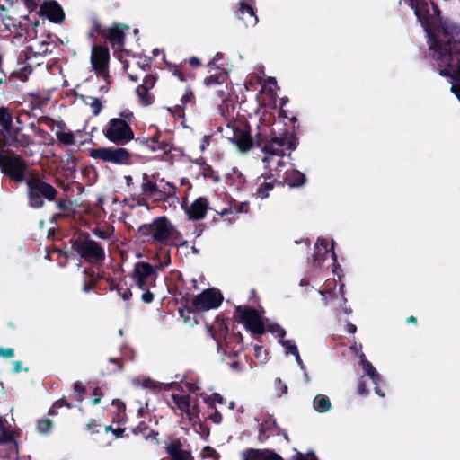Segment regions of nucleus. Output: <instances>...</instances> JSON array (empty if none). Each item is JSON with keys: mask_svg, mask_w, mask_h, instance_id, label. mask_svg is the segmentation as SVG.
<instances>
[{"mask_svg": "<svg viewBox=\"0 0 460 460\" xmlns=\"http://www.w3.org/2000/svg\"><path fill=\"white\" fill-rule=\"evenodd\" d=\"M0 129H12L13 126V116L5 107L0 108Z\"/></svg>", "mask_w": 460, "mask_h": 460, "instance_id": "58836bf2", "label": "nucleus"}, {"mask_svg": "<svg viewBox=\"0 0 460 460\" xmlns=\"http://www.w3.org/2000/svg\"><path fill=\"white\" fill-rule=\"evenodd\" d=\"M165 452L171 460H194L191 453L183 449V444L180 438L172 439L165 447Z\"/></svg>", "mask_w": 460, "mask_h": 460, "instance_id": "5701e85b", "label": "nucleus"}, {"mask_svg": "<svg viewBox=\"0 0 460 460\" xmlns=\"http://www.w3.org/2000/svg\"><path fill=\"white\" fill-rule=\"evenodd\" d=\"M205 401L208 403L209 409H215V403L217 402L219 404H223L226 402V399L218 393H214L210 396H208Z\"/></svg>", "mask_w": 460, "mask_h": 460, "instance_id": "a18cd8bd", "label": "nucleus"}, {"mask_svg": "<svg viewBox=\"0 0 460 460\" xmlns=\"http://www.w3.org/2000/svg\"><path fill=\"white\" fill-rule=\"evenodd\" d=\"M53 423L49 419H41L38 420L37 430L41 434H47L52 429Z\"/></svg>", "mask_w": 460, "mask_h": 460, "instance_id": "c03bdc74", "label": "nucleus"}, {"mask_svg": "<svg viewBox=\"0 0 460 460\" xmlns=\"http://www.w3.org/2000/svg\"><path fill=\"white\" fill-rule=\"evenodd\" d=\"M171 397H172L173 403L176 405L177 409L181 411V413L190 411V395H181V394H172Z\"/></svg>", "mask_w": 460, "mask_h": 460, "instance_id": "e433bc0d", "label": "nucleus"}, {"mask_svg": "<svg viewBox=\"0 0 460 460\" xmlns=\"http://www.w3.org/2000/svg\"><path fill=\"white\" fill-rule=\"evenodd\" d=\"M83 102L91 107L92 112L94 116H98L102 110V103L101 100L97 97L92 96H81Z\"/></svg>", "mask_w": 460, "mask_h": 460, "instance_id": "4c0bfd02", "label": "nucleus"}, {"mask_svg": "<svg viewBox=\"0 0 460 460\" xmlns=\"http://www.w3.org/2000/svg\"><path fill=\"white\" fill-rule=\"evenodd\" d=\"M272 436H283L287 442L289 441L287 431L279 427L275 420L269 419L261 424L258 440L262 443Z\"/></svg>", "mask_w": 460, "mask_h": 460, "instance_id": "aec40b11", "label": "nucleus"}, {"mask_svg": "<svg viewBox=\"0 0 460 460\" xmlns=\"http://www.w3.org/2000/svg\"><path fill=\"white\" fill-rule=\"evenodd\" d=\"M194 98L195 97H194L193 92L190 90H188L181 97V102L182 105H186L189 102H192Z\"/></svg>", "mask_w": 460, "mask_h": 460, "instance_id": "338daca9", "label": "nucleus"}, {"mask_svg": "<svg viewBox=\"0 0 460 460\" xmlns=\"http://www.w3.org/2000/svg\"><path fill=\"white\" fill-rule=\"evenodd\" d=\"M136 93L144 105H150L153 103V96L149 93V89L146 88V86L138 85L136 89Z\"/></svg>", "mask_w": 460, "mask_h": 460, "instance_id": "ea45409f", "label": "nucleus"}, {"mask_svg": "<svg viewBox=\"0 0 460 460\" xmlns=\"http://www.w3.org/2000/svg\"><path fill=\"white\" fill-rule=\"evenodd\" d=\"M305 175L297 170H292L290 172H287L285 177V182L291 188L300 187L305 184Z\"/></svg>", "mask_w": 460, "mask_h": 460, "instance_id": "473e14b6", "label": "nucleus"}, {"mask_svg": "<svg viewBox=\"0 0 460 460\" xmlns=\"http://www.w3.org/2000/svg\"><path fill=\"white\" fill-rule=\"evenodd\" d=\"M211 337L217 341V349H222L225 345L226 349H234L233 343H241L243 341L242 334L238 332L229 333L227 322L222 320L219 323L218 329L215 330L213 326L208 328Z\"/></svg>", "mask_w": 460, "mask_h": 460, "instance_id": "ddd939ff", "label": "nucleus"}, {"mask_svg": "<svg viewBox=\"0 0 460 460\" xmlns=\"http://www.w3.org/2000/svg\"><path fill=\"white\" fill-rule=\"evenodd\" d=\"M71 248L84 261L92 264H102L105 260V250L96 241L90 238L88 233L80 232L70 240Z\"/></svg>", "mask_w": 460, "mask_h": 460, "instance_id": "20e7f679", "label": "nucleus"}, {"mask_svg": "<svg viewBox=\"0 0 460 460\" xmlns=\"http://www.w3.org/2000/svg\"><path fill=\"white\" fill-rule=\"evenodd\" d=\"M173 233H177L175 226L167 217L161 216L153 218L150 223L140 225L136 231V235L141 243L153 245L157 252H162Z\"/></svg>", "mask_w": 460, "mask_h": 460, "instance_id": "f257e3e1", "label": "nucleus"}, {"mask_svg": "<svg viewBox=\"0 0 460 460\" xmlns=\"http://www.w3.org/2000/svg\"><path fill=\"white\" fill-rule=\"evenodd\" d=\"M266 328V331L272 333V334H276L277 337L279 338V340L283 339L286 335V331L284 328H282L279 324L278 323H270V324H268L267 326H265Z\"/></svg>", "mask_w": 460, "mask_h": 460, "instance_id": "37998d69", "label": "nucleus"}, {"mask_svg": "<svg viewBox=\"0 0 460 460\" xmlns=\"http://www.w3.org/2000/svg\"><path fill=\"white\" fill-rule=\"evenodd\" d=\"M182 235L181 232L177 230V233H173L172 234V236L170 237L169 241L166 243V246L178 247L180 245H183L184 243H186V242L183 241L182 243H180Z\"/></svg>", "mask_w": 460, "mask_h": 460, "instance_id": "09e8293b", "label": "nucleus"}, {"mask_svg": "<svg viewBox=\"0 0 460 460\" xmlns=\"http://www.w3.org/2000/svg\"><path fill=\"white\" fill-rule=\"evenodd\" d=\"M226 128L229 132L226 137L241 152H247L256 146L255 136L252 137L251 127L247 121L228 122Z\"/></svg>", "mask_w": 460, "mask_h": 460, "instance_id": "39448f33", "label": "nucleus"}, {"mask_svg": "<svg viewBox=\"0 0 460 460\" xmlns=\"http://www.w3.org/2000/svg\"><path fill=\"white\" fill-rule=\"evenodd\" d=\"M331 253L334 262L337 261L336 253L334 252V242H332L331 248H328V241L323 238H318L314 245V265L321 269L326 256Z\"/></svg>", "mask_w": 460, "mask_h": 460, "instance_id": "6ab92c4d", "label": "nucleus"}, {"mask_svg": "<svg viewBox=\"0 0 460 460\" xmlns=\"http://www.w3.org/2000/svg\"><path fill=\"white\" fill-rule=\"evenodd\" d=\"M227 79V73L224 69L217 68V71L204 79L207 86L222 84Z\"/></svg>", "mask_w": 460, "mask_h": 460, "instance_id": "c9c22d12", "label": "nucleus"}, {"mask_svg": "<svg viewBox=\"0 0 460 460\" xmlns=\"http://www.w3.org/2000/svg\"><path fill=\"white\" fill-rule=\"evenodd\" d=\"M119 118L120 119L124 120V121H128V125L130 126L132 121L134 120V114L132 111H130L129 110H124L122 111L120 113H119Z\"/></svg>", "mask_w": 460, "mask_h": 460, "instance_id": "4d7b16f0", "label": "nucleus"}, {"mask_svg": "<svg viewBox=\"0 0 460 460\" xmlns=\"http://www.w3.org/2000/svg\"><path fill=\"white\" fill-rule=\"evenodd\" d=\"M55 203H56V207L59 210H61L63 214L68 210V203H67L66 199H56Z\"/></svg>", "mask_w": 460, "mask_h": 460, "instance_id": "69168bd1", "label": "nucleus"}, {"mask_svg": "<svg viewBox=\"0 0 460 460\" xmlns=\"http://www.w3.org/2000/svg\"><path fill=\"white\" fill-rule=\"evenodd\" d=\"M83 275L84 279L82 284V290L85 293H88L91 290H93V288L97 284V279L102 278L101 275H98L96 278L95 271L91 267L84 268L83 270Z\"/></svg>", "mask_w": 460, "mask_h": 460, "instance_id": "2f4dec72", "label": "nucleus"}, {"mask_svg": "<svg viewBox=\"0 0 460 460\" xmlns=\"http://www.w3.org/2000/svg\"><path fill=\"white\" fill-rule=\"evenodd\" d=\"M214 412H212L209 415V420H211L215 424H219L222 422V415L221 413L217 410V408L212 409Z\"/></svg>", "mask_w": 460, "mask_h": 460, "instance_id": "774afa93", "label": "nucleus"}, {"mask_svg": "<svg viewBox=\"0 0 460 460\" xmlns=\"http://www.w3.org/2000/svg\"><path fill=\"white\" fill-rule=\"evenodd\" d=\"M45 123L51 129H53L54 126L58 128V130L56 131V137L61 145L68 146L75 144L74 133L71 130L66 131V124L63 120L56 121L51 118H46Z\"/></svg>", "mask_w": 460, "mask_h": 460, "instance_id": "a211bd4d", "label": "nucleus"}, {"mask_svg": "<svg viewBox=\"0 0 460 460\" xmlns=\"http://www.w3.org/2000/svg\"><path fill=\"white\" fill-rule=\"evenodd\" d=\"M40 13L54 23H61L65 20L64 10L55 0L44 2L40 6Z\"/></svg>", "mask_w": 460, "mask_h": 460, "instance_id": "412c9836", "label": "nucleus"}, {"mask_svg": "<svg viewBox=\"0 0 460 460\" xmlns=\"http://www.w3.org/2000/svg\"><path fill=\"white\" fill-rule=\"evenodd\" d=\"M105 30L106 29H103L102 27L100 22L97 19H94L93 21L92 27H91L90 31H89V36L93 39L94 38V33H97L99 36L103 38L104 34H105Z\"/></svg>", "mask_w": 460, "mask_h": 460, "instance_id": "49530a36", "label": "nucleus"}, {"mask_svg": "<svg viewBox=\"0 0 460 460\" xmlns=\"http://www.w3.org/2000/svg\"><path fill=\"white\" fill-rule=\"evenodd\" d=\"M74 392L76 396V400L79 402H82L84 400L83 394L85 392V387L82 385V383L76 381L74 383Z\"/></svg>", "mask_w": 460, "mask_h": 460, "instance_id": "3c124183", "label": "nucleus"}, {"mask_svg": "<svg viewBox=\"0 0 460 460\" xmlns=\"http://www.w3.org/2000/svg\"><path fill=\"white\" fill-rule=\"evenodd\" d=\"M237 17L244 22L245 26H255L258 22V17L253 7L246 0L239 2Z\"/></svg>", "mask_w": 460, "mask_h": 460, "instance_id": "b1692460", "label": "nucleus"}, {"mask_svg": "<svg viewBox=\"0 0 460 460\" xmlns=\"http://www.w3.org/2000/svg\"><path fill=\"white\" fill-rule=\"evenodd\" d=\"M32 73V67L31 65H27L21 68L19 71L13 72V75L22 82L28 80V76Z\"/></svg>", "mask_w": 460, "mask_h": 460, "instance_id": "de8ad7c7", "label": "nucleus"}, {"mask_svg": "<svg viewBox=\"0 0 460 460\" xmlns=\"http://www.w3.org/2000/svg\"><path fill=\"white\" fill-rule=\"evenodd\" d=\"M118 295L125 301L130 300L132 296V292L130 288H123L122 286H119V288L116 289Z\"/></svg>", "mask_w": 460, "mask_h": 460, "instance_id": "864d4df0", "label": "nucleus"}, {"mask_svg": "<svg viewBox=\"0 0 460 460\" xmlns=\"http://www.w3.org/2000/svg\"><path fill=\"white\" fill-rule=\"evenodd\" d=\"M177 187L173 183L166 181L164 178H161L159 181V194L157 198V202L169 201L171 198L175 197Z\"/></svg>", "mask_w": 460, "mask_h": 460, "instance_id": "cd10ccee", "label": "nucleus"}, {"mask_svg": "<svg viewBox=\"0 0 460 460\" xmlns=\"http://www.w3.org/2000/svg\"><path fill=\"white\" fill-rule=\"evenodd\" d=\"M249 209V203L248 202H242L238 203L235 200H233L229 203V206L224 209H222L219 214L221 216H226L228 214H239L243 212H248Z\"/></svg>", "mask_w": 460, "mask_h": 460, "instance_id": "f704fd0d", "label": "nucleus"}, {"mask_svg": "<svg viewBox=\"0 0 460 460\" xmlns=\"http://www.w3.org/2000/svg\"><path fill=\"white\" fill-rule=\"evenodd\" d=\"M201 173L204 178L210 179L213 182L217 183L220 181L218 173L213 170L210 164L208 163H202Z\"/></svg>", "mask_w": 460, "mask_h": 460, "instance_id": "a19ab883", "label": "nucleus"}, {"mask_svg": "<svg viewBox=\"0 0 460 460\" xmlns=\"http://www.w3.org/2000/svg\"><path fill=\"white\" fill-rule=\"evenodd\" d=\"M170 70L172 73V75L176 76L180 81L183 82L186 80V76L182 70L181 65H174Z\"/></svg>", "mask_w": 460, "mask_h": 460, "instance_id": "603ef678", "label": "nucleus"}, {"mask_svg": "<svg viewBox=\"0 0 460 460\" xmlns=\"http://www.w3.org/2000/svg\"><path fill=\"white\" fill-rule=\"evenodd\" d=\"M109 362L116 366V367L111 369L110 373H117L123 369V359L121 358H110Z\"/></svg>", "mask_w": 460, "mask_h": 460, "instance_id": "5fc2aeb1", "label": "nucleus"}, {"mask_svg": "<svg viewBox=\"0 0 460 460\" xmlns=\"http://www.w3.org/2000/svg\"><path fill=\"white\" fill-rule=\"evenodd\" d=\"M93 234L97 236L98 238H101V239H103V240H107L110 238V234L109 233L104 230V229H101L99 227H95L93 230Z\"/></svg>", "mask_w": 460, "mask_h": 460, "instance_id": "0e129e2a", "label": "nucleus"}, {"mask_svg": "<svg viewBox=\"0 0 460 460\" xmlns=\"http://www.w3.org/2000/svg\"><path fill=\"white\" fill-rule=\"evenodd\" d=\"M279 343L292 355H297V346L293 340H279Z\"/></svg>", "mask_w": 460, "mask_h": 460, "instance_id": "8fccbe9b", "label": "nucleus"}, {"mask_svg": "<svg viewBox=\"0 0 460 460\" xmlns=\"http://www.w3.org/2000/svg\"><path fill=\"white\" fill-rule=\"evenodd\" d=\"M181 208L184 209L190 220L198 221L206 217L209 209V203L207 198L199 197L188 206L187 198L185 197L181 202Z\"/></svg>", "mask_w": 460, "mask_h": 460, "instance_id": "2eb2a0df", "label": "nucleus"}, {"mask_svg": "<svg viewBox=\"0 0 460 460\" xmlns=\"http://www.w3.org/2000/svg\"><path fill=\"white\" fill-rule=\"evenodd\" d=\"M159 181L160 178L158 172L153 174L144 172L142 174L141 193L144 198L151 199L154 202H157Z\"/></svg>", "mask_w": 460, "mask_h": 460, "instance_id": "dca6fc26", "label": "nucleus"}, {"mask_svg": "<svg viewBox=\"0 0 460 460\" xmlns=\"http://www.w3.org/2000/svg\"><path fill=\"white\" fill-rule=\"evenodd\" d=\"M144 293L141 296V300L145 304H150L154 301L155 296L154 294L149 290V288L142 289Z\"/></svg>", "mask_w": 460, "mask_h": 460, "instance_id": "052dcab7", "label": "nucleus"}, {"mask_svg": "<svg viewBox=\"0 0 460 460\" xmlns=\"http://www.w3.org/2000/svg\"><path fill=\"white\" fill-rule=\"evenodd\" d=\"M156 82L155 76L153 75H146L143 80V84L140 86H146L147 89H152Z\"/></svg>", "mask_w": 460, "mask_h": 460, "instance_id": "6e6d98bb", "label": "nucleus"}, {"mask_svg": "<svg viewBox=\"0 0 460 460\" xmlns=\"http://www.w3.org/2000/svg\"><path fill=\"white\" fill-rule=\"evenodd\" d=\"M223 302V296L219 290L207 288L192 298L191 305L197 311L216 309Z\"/></svg>", "mask_w": 460, "mask_h": 460, "instance_id": "f8f14e48", "label": "nucleus"}, {"mask_svg": "<svg viewBox=\"0 0 460 460\" xmlns=\"http://www.w3.org/2000/svg\"><path fill=\"white\" fill-rule=\"evenodd\" d=\"M409 5L414 11L417 19L421 22L429 21L428 4L423 0H410Z\"/></svg>", "mask_w": 460, "mask_h": 460, "instance_id": "7c9ffc66", "label": "nucleus"}, {"mask_svg": "<svg viewBox=\"0 0 460 460\" xmlns=\"http://www.w3.org/2000/svg\"><path fill=\"white\" fill-rule=\"evenodd\" d=\"M18 129H0V153L11 154L14 153L13 148H18L22 144L18 139Z\"/></svg>", "mask_w": 460, "mask_h": 460, "instance_id": "f3484780", "label": "nucleus"}, {"mask_svg": "<svg viewBox=\"0 0 460 460\" xmlns=\"http://www.w3.org/2000/svg\"><path fill=\"white\" fill-rule=\"evenodd\" d=\"M110 52L107 46L93 45L91 53V64L95 74L104 79L109 77Z\"/></svg>", "mask_w": 460, "mask_h": 460, "instance_id": "4468645a", "label": "nucleus"}, {"mask_svg": "<svg viewBox=\"0 0 460 460\" xmlns=\"http://www.w3.org/2000/svg\"><path fill=\"white\" fill-rule=\"evenodd\" d=\"M451 40H448L446 44H442L441 42H438L435 45V51L438 52L439 54V60L441 63L446 65L448 67H451V63L453 61V53H452V47H451Z\"/></svg>", "mask_w": 460, "mask_h": 460, "instance_id": "c85d7f7f", "label": "nucleus"}, {"mask_svg": "<svg viewBox=\"0 0 460 460\" xmlns=\"http://www.w3.org/2000/svg\"><path fill=\"white\" fill-rule=\"evenodd\" d=\"M156 277L155 270L149 262L137 261L135 263L131 279L139 289L155 287Z\"/></svg>", "mask_w": 460, "mask_h": 460, "instance_id": "9b49d317", "label": "nucleus"}, {"mask_svg": "<svg viewBox=\"0 0 460 460\" xmlns=\"http://www.w3.org/2000/svg\"><path fill=\"white\" fill-rule=\"evenodd\" d=\"M155 129L154 134L143 139L142 145L146 146L150 151L163 152V160L166 162H172L174 160L172 151H179L178 148L173 146L172 137L165 132H162L157 126L151 125L149 129Z\"/></svg>", "mask_w": 460, "mask_h": 460, "instance_id": "423d86ee", "label": "nucleus"}, {"mask_svg": "<svg viewBox=\"0 0 460 460\" xmlns=\"http://www.w3.org/2000/svg\"><path fill=\"white\" fill-rule=\"evenodd\" d=\"M104 137L117 146H125L134 139L135 134L128 121L120 119H111L103 128Z\"/></svg>", "mask_w": 460, "mask_h": 460, "instance_id": "6e6552de", "label": "nucleus"}, {"mask_svg": "<svg viewBox=\"0 0 460 460\" xmlns=\"http://www.w3.org/2000/svg\"><path fill=\"white\" fill-rule=\"evenodd\" d=\"M363 370L367 376H369L372 382L374 383L376 394H378L380 397H384L385 394L379 386L380 383H382V378L381 376L376 371V369L369 361H365L363 363Z\"/></svg>", "mask_w": 460, "mask_h": 460, "instance_id": "c756f323", "label": "nucleus"}, {"mask_svg": "<svg viewBox=\"0 0 460 460\" xmlns=\"http://www.w3.org/2000/svg\"><path fill=\"white\" fill-rule=\"evenodd\" d=\"M101 429V424L95 420L91 419L87 423V429L92 433H98Z\"/></svg>", "mask_w": 460, "mask_h": 460, "instance_id": "13d9d810", "label": "nucleus"}, {"mask_svg": "<svg viewBox=\"0 0 460 460\" xmlns=\"http://www.w3.org/2000/svg\"><path fill=\"white\" fill-rule=\"evenodd\" d=\"M357 390H358V394L360 395H367L368 393V390L367 387V383L363 379V376L358 382Z\"/></svg>", "mask_w": 460, "mask_h": 460, "instance_id": "bf43d9fd", "label": "nucleus"}, {"mask_svg": "<svg viewBox=\"0 0 460 460\" xmlns=\"http://www.w3.org/2000/svg\"><path fill=\"white\" fill-rule=\"evenodd\" d=\"M293 460H318V459L314 453H311V454L305 456L303 453L296 452V454L293 457Z\"/></svg>", "mask_w": 460, "mask_h": 460, "instance_id": "680f3d73", "label": "nucleus"}, {"mask_svg": "<svg viewBox=\"0 0 460 460\" xmlns=\"http://www.w3.org/2000/svg\"><path fill=\"white\" fill-rule=\"evenodd\" d=\"M255 142L256 146L260 147L264 154L283 157L285 150L290 152L296 150L298 145V138L295 131H287L279 136L273 132L270 136L258 132L255 135Z\"/></svg>", "mask_w": 460, "mask_h": 460, "instance_id": "7ed1b4c3", "label": "nucleus"}, {"mask_svg": "<svg viewBox=\"0 0 460 460\" xmlns=\"http://www.w3.org/2000/svg\"><path fill=\"white\" fill-rule=\"evenodd\" d=\"M128 28V26L120 27L119 25L108 28L105 30L103 39L107 40L113 47L120 48L125 42L124 30Z\"/></svg>", "mask_w": 460, "mask_h": 460, "instance_id": "a878e982", "label": "nucleus"}, {"mask_svg": "<svg viewBox=\"0 0 460 460\" xmlns=\"http://www.w3.org/2000/svg\"><path fill=\"white\" fill-rule=\"evenodd\" d=\"M1 172L15 182H26L27 164L24 159L14 153H0Z\"/></svg>", "mask_w": 460, "mask_h": 460, "instance_id": "0eeeda50", "label": "nucleus"}, {"mask_svg": "<svg viewBox=\"0 0 460 460\" xmlns=\"http://www.w3.org/2000/svg\"><path fill=\"white\" fill-rule=\"evenodd\" d=\"M25 184L28 206L33 209L43 208L46 201L53 202L58 196V190L37 173L30 174Z\"/></svg>", "mask_w": 460, "mask_h": 460, "instance_id": "f03ea898", "label": "nucleus"}, {"mask_svg": "<svg viewBox=\"0 0 460 460\" xmlns=\"http://www.w3.org/2000/svg\"><path fill=\"white\" fill-rule=\"evenodd\" d=\"M314 408L320 413L328 412L332 409L330 398L324 394H317L314 399Z\"/></svg>", "mask_w": 460, "mask_h": 460, "instance_id": "72a5a7b5", "label": "nucleus"}, {"mask_svg": "<svg viewBox=\"0 0 460 460\" xmlns=\"http://www.w3.org/2000/svg\"><path fill=\"white\" fill-rule=\"evenodd\" d=\"M89 156L101 160L103 163L114 164H129L131 161L130 152L120 146L117 147H99L89 151Z\"/></svg>", "mask_w": 460, "mask_h": 460, "instance_id": "9d476101", "label": "nucleus"}, {"mask_svg": "<svg viewBox=\"0 0 460 460\" xmlns=\"http://www.w3.org/2000/svg\"><path fill=\"white\" fill-rule=\"evenodd\" d=\"M132 433L136 436H142L146 441H154L159 445V432L151 429L145 421H140L137 426L132 429Z\"/></svg>", "mask_w": 460, "mask_h": 460, "instance_id": "bb28decb", "label": "nucleus"}, {"mask_svg": "<svg viewBox=\"0 0 460 460\" xmlns=\"http://www.w3.org/2000/svg\"><path fill=\"white\" fill-rule=\"evenodd\" d=\"M156 253L155 255V260H157L159 261V266H157L158 269H163L165 266H169L171 264V253L169 249H164L162 252H157V250L155 249Z\"/></svg>", "mask_w": 460, "mask_h": 460, "instance_id": "79ce46f5", "label": "nucleus"}, {"mask_svg": "<svg viewBox=\"0 0 460 460\" xmlns=\"http://www.w3.org/2000/svg\"><path fill=\"white\" fill-rule=\"evenodd\" d=\"M235 317L245 328L256 336L266 332L265 323L258 310L249 305L235 306Z\"/></svg>", "mask_w": 460, "mask_h": 460, "instance_id": "1a4fd4ad", "label": "nucleus"}, {"mask_svg": "<svg viewBox=\"0 0 460 460\" xmlns=\"http://www.w3.org/2000/svg\"><path fill=\"white\" fill-rule=\"evenodd\" d=\"M277 180L270 170L257 177L255 184L258 186L255 191L257 198L261 199L268 198L269 192L274 188Z\"/></svg>", "mask_w": 460, "mask_h": 460, "instance_id": "4be33fe9", "label": "nucleus"}, {"mask_svg": "<svg viewBox=\"0 0 460 460\" xmlns=\"http://www.w3.org/2000/svg\"><path fill=\"white\" fill-rule=\"evenodd\" d=\"M243 460H284L279 454L270 449L250 448L243 452Z\"/></svg>", "mask_w": 460, "mask_h": 460, "instance_id": "393cba45", "label": "nucleus"}, {"mask_svg": "<svg viewBox=\"0 0 460 460\" xmlns=\"http://www.w3.org/2000/svg\"><path fill=\"white\" fill-rule=\"evenodd\" d=\"M109 431L112 432V434L115 436V438H119L123 437L125 429H122V428L113 429L111 426L105 427V432H109Z\"/></svg>", "mask_w": 460, "mask_h": 460, "instance_id": "e2e57ef3", "label": "nucleus"}]
</instances>
